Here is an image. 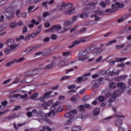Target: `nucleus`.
Masks as SVG:
<instances>
[{
    "label": "nucleus",
    "instance_id": "1",
    "mask_svg": "<svg viewBox=\"0 0 131 131\" xmlns=\"http://www.w3.org/2000/svg\"><path fill=\"white\" fill-rule=\"evenodd\" d=\"M117 86L119 89L118 90L114 91L113 93H111V92H108L105 95V99L111 98L108 101V103H110V104H108V107H110L111 106V103L115 102L116 98H117V97H118V96L120 95V94H121V92H122V91L126 89V85L123 82L118 83L117 84Z\"/></svg>",
    "mask_w": 131,
    "mask_h": 131
},
{
    "label": "nucleus",
    "instance_id": "2",
    "mask_svg": "<svg viewBox=\"0 0 131 131\" xmlns=\"http://www.w3.org/2000/svg\"><path fill=\"white\" fill-rule=\"evenodd\" d=\"M73 4L71 3L66 4L64 2L62 3L61 5L58 6V8L62 11H63L64 14L65 15H70L71 14H74L76 13V9L75 8H72Z\"/></svg>",
    "mask_w": 131,
    "mask_h": 131
},
{
    "label": "nucleus",
    "instance_id": "3",
    "mask_svg": "<svg viewBox=\"0 0 131 131\" xmlns=\"http://www.w3.org/2000/svg\"><path fill=\"white\" fill-rule=\"evenodd\" d=\"M60 105V102L57 101L51 107L50 112L49 113H47L45 115L46 117H49V116H55V113L56 112H61L63 110L62 106H58Z\"/></svg>",
    "mask_w": 131,
    "mask_h": 131
},
{
    "label": "nucleus",
    "instance_id": "4",
    "mask_svg": "<svg viewBox=\"0 0 131 131\" xmlns=\"http://www.w3.org/2000/svg\"><path fill=\"white\" fill-rule=\"evenodd\" d=\"M77 113V111L76 110H71L70 112L65 114L64 116L67 118H69L68 120L65 123L66 125H70L72 124L73 121L75 120L74 117V114Z\"/></svg>",
    "mask_w": 131,
    "mask_h": 131
},
{
    "label": "nucleus",
    "instance_id": "5",
    "mask_svg": "<svg viewBox=\"0 0 131 131\" xmlns=\"http://www.w3.org/2000/svg\"><path fill=\"white\" fill-rule=\"evenodd\" d=\"M124 5L120 4L118 2H116L115 4L112 5V8L107 9L104 10V13H113V12H116L118 10V8H123Z\"/></svg>",
    "mask_w": 131,
    "mask_h": 131
},
{
    "label": "nucleus",
    "instance_id": "6",
    "mask_svg": "<svg viewBox=\"0 0 131 131\" xmlns=\"http://www.w3.org/2000/svg\"><path fill=\"white\" fill-rule=\"evenodd\" d=\"M73 24V21H71V20H65L64 21V27L62 28V30L61 32H65V31H68L70 29V26Z\"/></svg>",
    "mask_w": 131,
    "mask_h": 131
},
{
    "label": "nucleus",
    "instance_id": "7",
    "mask_svg": "<svg viewBox=\"0 0 131 131\" xmlns=\"http://www.w3.org/2000/svg\"><path fill=\"white\" fill-rule=\"evenodd\" d=\"M5 45L7 46V47H9L10 48H13L14 49H17L18 47H19V45L15 44V41L14 39L12 38L8 39L5 42Z\"/></svg>",
    "mask_w": 131,
    "mask_h": 131
},
{
    "label": "nucleus",
    "instance_id": "8",
    "mask_svg": "<svg viewBox=\"0 0 131 131\" xmlns=\"http://www.w3.org/2000/svg\"><path fill=\"white\" fill-rule=\"evenodd\" d=\"M115 117L116 118V120L115 121L116 125H117V126H118V127H121V125H122V120H121V119L120 118H122L123 119L125 116L116 115Z\"/></svg>",
    "mask_w": 131,
    "mask_h": 131
},
{
    "label": "nucleus",
    "instance_id": "9",
    "mask_svg": "<svg viewBox=\"0 0 131 131\" xmlns=\"http://www.w3.org/2000/svg\"><path fill=\"white\" fill-rule=\"evenodd\" d=\"M41 71V69L39 68V69H35L34 70H33V71H29L27 74L25 75V77H31V76H32L33 74L32 72H34L35 74H36L39 72H40Z\"/></svg>",
    "mask_w": 131,
    "mask_h": 131
},
{
    "label": "nucleus",
    "instance_id": "10",
    "mask_svg": "<svg viewBox=\"0 0 131 131\" xmlns=\"http://www.w3.org/2000/svg\"><path fill=\"white\" fill-rule=\"evenodd\" d=\"M91 18H94L95 20L91 22V25H96L98 23V21H100V17H99L97 14H92L91 15Z\"/></svg>",
    "mask_w": 131,
    "mask_h": 131
},
{
    "label": "nucleus",
    "instance_id": "11",
    "mask_svg": "<svg viewBox=\"0 0 131 131\" xmlns=\"http://www.w3.org/2000/svg\"><path fill=\"white\" fill-rule=\"evenodd\" d=\"M61 29V26L60 25H54L50 29H48L49 31L51 32H54L55 31H59Z\"/></svg>",
    "mask_w": 131,
    "mask_h": 131
},
{
    "label": "nucleus",
    "instance_id": "12",
    "mask_svg": "<svg viewBox=\"0 0 131 131\" xmlns=\"http://www.w3.org/2000/svg\"><path fill=\"white\" fill-rule=\"evenodd\" d=\"M54 3V0H51L50 1H47L45 2H43L41 4L42 8L48 9V5H53Z\"/></svg>",
    "mask_w": 131,
    "mask_h": 131
},
{
    "label": "nucleus",
    "instance_id": "13",
    "mask_svg": "<svg viewBox=\"0 0 131 131\" xmlns=\"http://www.w3.org/2000/svg\"><path fill=\"white\" fill-rule=\"evenodd\" d=\"M52 101L50 100L48 102H43L42 104H39L40 107H41V106H43L44 110H47L48 109V106H51L52 104Z\"/></svg>",
    "mask_w": 131,
    "mask_h": 131
},
{
    "label": "nucleus",
    "instance_id": "14",
    "mask_svg": "<svg viewBox=\"0 0 131 131\" xmlns=\"http://www.w3.org/2000/svg\"><path fill=\"white\" fill-rule=\"evenodd\" d=\"M15 50H16V48L8 47L4 50V53L6 55H9V54H11V53H12L13 51H15Z\"/></svg>",
    "mask_w": 131,
    "mask_h": 131
},
{
    "label": "nucleus",
    "instance_id": "15",
    "mask_svg": "<svg viewBox=\"0 0 131 131\" xmlns=\"http://www.w3.org/2000/svg\"><path fill=\"white\" fill-rule=\"evenodd\" d=\"M117 72L112 71L111 72L110 70H108L105 71V73L107 74H109V75H119V73L121 72V71L120 70H117Z\"/></svg>",
    "mask_w": 131,
    "mask_h": 131
},
{
    "label": "nucleus",
    "instance_id": "16",
    "mask_svg": "<svg viewBox=\"0 0 131 131\" xmlns=\"http://www.w3.org/2000/svg\"><path fill=\"white\" fill-rule=\"evenodd\" d=\"M96 49H97V47L96 46H89L87 47L86 51L88 54H91V53H92L94 50H96Z\"/></svg>",
    "mask_w": 131,
    "mask_h": 131
},
{
    "label": "nucleus",
    "instance_id": "17",
    "mask_svg": "<svg viewBox=\"0 0 131 131\" xmlns=\"http://www.w3.org/2000/svg\"><path fill=\"white\" fill-rule=\"evenodd\" d=\"M17 117H19V115H18L17 114H14L8 117H6L5 119L7 120H13V119H15V118H17Z\"/></svg>",
    "mask_w": 131,
    "mask_h": 131
},
{
    "label": "nucleus",
    "instance_id": "18",
    "mask_svg": "<svg viewBox=\"0 0 131 131\" xmlns=\"http://www.w3.org/2000/svg\"><path fill=\"white\" fill-rule=\"evenodd\" d=\"M25 124H26V123L24 122L21 124H18L17 125L16 124V123H13V125L14 129H15V130H18L19 127H21V126H23V125H25Z\"/></svg>",
    "mask_w": 131,
    "mask_h": 131
},
{
    "label": "nucleus",
    "instance_id": "19",
    "mask_svg": "<svg viewBox=\"0 0 131 131\" xmlns=\"http://www.w3.org/2000/svg\"><path fill=\"white\" fill-rule=\"evenodd\" d=\"M6 18L9 20H11L14 18V12H9L6 14Z\"/></svg>",
    "mask_w": 131,
    "mask_h": 131
},
{
    "label": "nucleus",
    "instance_id": "20",
    "mask_svg": "<svg viewBox=\"0 0 131 131\" xmlns=\"http://www.w3.org/2000/svg\"><path fill=\"white\" fill-rule=\"evenodd\" d=\"M81 127L80 126H73L71 127V131H80Z\"/></svg>",
    "mask_w": 131,
    "mask_h": 131
},
{
    "label": "nucleus",
    "instance_id": "21",
    "mask_svg": "<svg viewBox=\"0 0 131 131\" xmlns=\"http://www.w3.org/2000/svg\"><path fill=\"white\" fill-rule=\"evenodd\" d=\"M78 17L80 18H86V17H89V13L88 12H82V14H78Z\"/></svg>",
    "mask_w": 131,
    "mask_h": 131
},
{
    "label": "nucleus",
    "instance_id": "22",
    "mask_svg": "<svg viewBox=\"0 0 131 131\" xmlns=\"http://www.w3.org/2000/svg\"><path fill=\"white\" fill-rule=\"evenodd\" d=\"M87 54H89V53L86 51V49H85L82 51H80L78 54V56L79 57H82L83 56H85Z\"/></svg>",
    "mask_w": 131,
    "mask_h": 131
},
{
    "label": "nucleus",
    "instance_id": "23",
    "mask_svg": "<svg viewBox=\"0 0 131 131\" xmlns=\"http://www.w3.org/2000/svg\"><path fill=\"white\" fill-rule=\"evenodd\" d=\"M56 65V62L55 61H52L51 64L48 65L46 68L45 69H51V68H53Z\"/></svg>",
    "mask_w": 131,
    "mask_h": 131
},
{
    "label": "nucleus",
    "instance_id": "24",
    "mask_svg": "<svg viewBox=\"0 0 131 131\" xmlns=\"http://www.w3.org/2000/svg\"><path fill=\"white\" fill-rule=\"evenodd\" d=\"M43 55L44 57H48L49 56V54H48V52H38L35 53L36 56H39V55Z\"/></svg>",
    "mask_w": 131,
    "mask_h": 131
},
{
    "label": "nucleus",
    "instance_id": "25",
    "mask_svg": "<svg viewBox=\"0 0 131 131\" xmlns=\"http://www.w3.org/2000/svg\"><path fill=\"white\" fill-rule=\"evenodd\" d=\"M40 47H41V45L40 44H37V45H34L32 46V50L33 51H36V50L39 49Z\"/></svg>",
    "mask_w": 131,
    "mask_h": 131
},
{
    "label": "nucleus",
    "instance_id": "26",
    "mask_svg": "<svg viewBox=\"0 0 131 131\" xmlns=\"http://www.w3.org/2000/svg\"><path fill=\"white\" fill-rule=\"evenodd\" d=\"M93 13H97L98 15H103L104 14V12L102 10L100 9H98L97 10H93Z\"/></svg>",
    "mask_w": 131,
    "mask_h": 131
},
{
    "label": "nucleus",
    "instance_id": "27",
    "mask_svg": "<svg viewBox=\"0 0 131 131\" xmlns=\"http://www.w3.org/2000/svg\"><path fill=\"white\" fill-rule=\"evenodd\" d=\"M103 51L101 50V49L98 48L96 49L94 52V55H100Z\"/></svg>",
    "mask_w": 131,
    "mask_h": 131
},
{
    "label": "nucleus",
    "instance_id": "28",
    "mask_svg": "<svg viewBox=\"0 0 131 131\" xmlns=\"http://www.w3.org/2000/svg\"><path fill=\"white\" fill-rule=\"evenodd\" d=\"M16 62V59H13V60L10 61L9 62L6 63V67H10L14 63Z\"/></svg>",
    "mask_w": 131,
    "mask_h": 131
},
{
    "label": "nucleus",
    "instance_id": "29",
    "mask_svg": "<svg viewBox=\"0 0 131 131\" xmlns=\"http://www.w3.org/2000/svg\"><path fill=\"white\" fill-rule=\"evenodd\" d=\"M17 26V24L15 22L12 23L10 25V28H11V29H14V28H16Z\"/></svg>",
    "mask_w": 131,
    "mask_h": 131
},
{
    "label": "nucleus",
    "instance_id": "30",
    "mask_svg": "<svg viewBox=\"0 0 131 131\" xmlns=\"http://www.w3.org/2000/svg\"><path fill=\"white\" fill-rule=\"evenodd\" d=\"M97 2H91L89 4H88V6L90 8H95V7H96V6L97 5Z\"/></svg>",
    "mask_w": 131,
    "mask_h": 131
},
{
    "label": "nucleus",
    "instance_id": "31",
    "mask_svg": "<svg viewBox=\"0 0 131 131\" xmlns=\"http://www.w3.org/2000/svg\"><path fill=\"white\" fill-rule=\"evenodd\" d=\"M18 98H20V99H27L28 98V95L27 94L24 95L18 94Z\"/></svg>",
    "mask_w": 131,
    "mask_h": 131
},
{
    "label": "nucleus",
    "instance_id": "32",
    "mask_svg": "<svg viewBox=\"0 0 131 131\" xmlns=\"http://www.w3.org/2000/svg\"><path fill=\"white\" fill-rule=\"evenodd\" d=\"M53 93V91H49L47 93H46L43 94L44 97L46 98H49L50 97V95H52Z\"/></svg>",
    "mask_w": 131,
    "mask_h": 131
},
{
    "label": "nucleus",
    "instance_id": "33",
    "mask_svg": "<svg viewBox=\"0 0 131 131\" xmlns=\"http://www.w3.org/2000/svg\"><path fill=\"white\" fill-rule=\"evenodd\" d=\"M113 117H114L113 116H111L108 118L104 119L103 120V122H108V121H109L110 120H111V119H112V118H113Z\"/></svg>",
    "mask_w": 131,
    "mask_h": 131
},
{
    "label": "nucleus",
    "instance_id": "34",
    "mask_svg": "<svg viewBox=\"0 0 131 131\" xmlns=\"http://www.w3.org/2000/svg\"><path fill=\"white\" fill-rule=\"evenodd\" d=\"M116 42H117V40H113L110 41L108 42H107L106 44V46H111V45H112L113 43H115Z\"/></svg>",
    "mask_w": 131,
    "mask_h": 131
},
{
    "label": "nucleus",
    "instance_id": "35",
    "mask_svg": "<svg viewBox=\"0 0 131 131\" xmlns=\"http://www.w3.org/2000/svg\"><path fill=\"white\" fill-rule=\"evenodd\" d=\"M116 84L113 82L110 83V86L111 89H115L116 88Z\"/></svg>",
    "mask_w": 131,
    "mask_h": 131
},
{
    "label": "nucleus",
    "instance_id": "36",
    "mask_svg": "<svg viewBox=\"0 0 131 131\" xmlns=\"http://www.w3.org/2000/svg\"><path fill=\"white\" fill-rule=\"evenodd\" d=\"M100 113V110L98 108H96L94 110V115H98Z\"/></svg>",
    "mask_w": 131,
    "mask_h": 131
},
{
    "label": "nucleus",
    "instance_id": "37",
    "mask_svg": "<svg viewBox=\"0 0 131 131\" xmlns=\"http://www.w3.org/2000/svg\"><path fill=\"white\" fill-rule=\"evenodd\" d=\"M77 98H78L77 95H74L71 98L70 100L72 102H73L74 101H76L77 100Z\"/></svg>",
    "mask_w": 131,
    "mask_h": 131
},
{
    "label": "nucleus",
    "instance_id": "38",
    "mask_svg": "<svg viewBox=\"0 0 131 131\" xmlns=\"http://www.w3.org/2000/svg\"><path fill=\"white\" fill-rule=\"evenodd\" d=\"M89 59V56H85V57H80L78 59V61H84V60H86Z\"/></svg>",
    "mask_w": 131,
    "mask_h": 131
},
{
    "label": "nucleus",
    "instance_id": "39",
    "mask_svg": "<svg viewBox=\"0 0 131 131\" xmlns=\"http://www.w3.org/2000/svg\"><path fill=\"white\" fill-rule=\"evenodd\" d=\"M38 96V93H35L31 96V99H32V100H35V99L37 98Z\"/></svg>",
    "mask_w": 131,
    "mask_h": 131
},
{
    "label": "nucleus",
    "instance_id": "40",
    "mask_svg": "<svg viewBox=\"0 0 131 131\" xmlns=\"http://www.w3.org/2000/svg\"><path fill=\"white\" fill-rule=\"evenodd\" d=\"M86 38H88V36H85L84 37L80 38L79 40L80 42H84L86 40Z\"/></svg>",
    "mask_w": 131,
    "mask_h": 131
},
{
    "label": "nucleus",
    "instance_id": "41",
    "mask_svg": "<svg viewBox=\"0 0 131 131\" xmlns=\"http://www.w3.org/2000/svg\"><path fill=\"white\" fill-rule=\"evenodd\" d=\"M125 47V45L124 44L118 45L116 46V48L118 49V50H120V49H123Z\"/></svg>",
    "mask_w": 131,
    "mask_h": 131
},
{
    "label": "nucleus",
    "instance_id": "42",
    "mask_svg": "<svg viewBox=\"0 0 131 131\" xmlns=\"http://www.w3.org/2000/svg\"><path fill=\"white\" fill-rule=\"evenodd\" d=\"M99 5L102 8H106V6H107V4L103 2H100Z\"/></svg>",
    "mask_w": 131,
    "mask_h": 131
},
{
    "label": "nucleus",
    "instance_id": "43",
    "mask_svg": "<svg viewBox=\"0 0 131 131\" xmlns=\"http://www.w3.org/2000/svg\"><path fill=\"white\" fill-rule=\"evenodd\" d=\"M24 60H25V58L24 57H21L18 60L16 59L15 62H16V63H21V62H22V61H24Z\"/></svg>",
    "mask_w": 131,
    "mask_h": 131
},
{
    "label": "nucleus",
    "instance_id": "44",
    "mask_svg": "<svg viewBox=\"0 0 131 131\" xmlns=\"http://www.w3.org/2000/svg\"><path fill=\"white\" fill-rule=\"evenodd\" d=\"M31 23L33 24H35V25H39V21H36V20L34 19L31 20Z\"/></svg>",
    "mask_w": 131,
    "mask_h": 131
},
{
    "label": "nucleus",
    "instance_id": "45",
    "mask_svg": "<svg viewBox=\"0 0 131 131\" xmlns=\"http://www.w3.org/2000/svg\"><path fill=\"white\" fill-rule=\"evenodd\" d=\"M85 31H86V28H83L82 29H80L78 33L80 34H81V33H83L85 32Z\"/></svg>",
    "mask_w": 131,
    "mask_h": 131
},
{
    "label": "nucleus",
    "instance_id": "46",
    "mask_svg": "<svg viewBox=\"0 0 131 131\" xmlns=\"http://www.w3.org/2000/svg\"><path fill=\"white\" fill-rule=\"evenodd\" d=\"M102 59H103V56H100L95 60L96 63H99V62H101V61H102Z\"/></svg>",
    "mask_w": 131,
    "mask_h": 131
},
{
    "label": "nucleus",
    "instance_id": "47",
    "mask_svg": "<svg viewBox=\"0 0 131 131\" xmlns=\"http://www.w3.org/2000/svg\"><path fill=\"white\" fill-rule=\"evenodd\" d=\"M82 80H83V78L81 77H78L76 79V82H81V81H82Z\"/></svg>",
    "mask_w": 131,
    "mask_h": 131
},
{
    "label": "nucleus",
    "instance_id": "48",
    "mask_svg": "<svg viewBox=\"0 0 131 131\" xmlns=\"http://www.w3.org/2000/svg\"><path fill=\"white\" fill-rule=\"evenodd\" d=\"M78 109L80 111H84V106L83 105H80L78 107Z\"/></svg>",
    "mask_w": 131,
    "mask_h": 131
},
{
    "label": "nucleus",
    "instance_id": "49",
    "mask_svg": "<svg viewBox=\"0 0 131 131\" xmlns=\"http://www.w3.org/2000/svg\"><path fill=\"white\" fill-rule=\"evenodd\" d=\"M98 100L99 101V102H104V100H105V97H104V96H99L98 97Z\"/></svg>",
    "mask_w": 131,
    "mask_h": 131
},
{
    "label": "nucleus",
    "instance_id": "50",
    "mask_svg": "<svg viewBox=\"0 0 131 131\" xmlns=\"http://www.w3.org/2000/svg\"><path fill=\"white\" fill-rule=\"evenodd\" d=\"M73 43H74V46H77V45H79L80 43V41H79V39L76 40L74 41Z\"/></svg>",
    "mask_w": 131,
    "mask_h": 131
},
{
    "label": "nucleus",
    "instance_id": "51",
    "mask_svg": "<svg viewBox=\"0 0 131 131\" xmlns=\"http://www.w3.org/2000/svg\"><path fill=\"white\" fill-rule=\"evenodd\" d=\"M77 18H78V16H74L73 18L71 20V21H73V23H74V22H75V21H76V20H77Z\"/></svg>",
    "mask_w": 131,
    "mask_h": 131
},
{
    "label": "nucleus",
    "instance_id": "52",
    "mask_svg": "<svg viewBox=\"0 0 131 131\" xmlns=\"http://www.w3.org/2000/svg\"><path fill=\"white\" fill-rule=\"evenodd\" d=\"M50 37H47L43 39V42H49L50 41Z\"/></svg>",
    "mask_w": 131,
    "mask_h": 131
},
{
    "label": "nucleus",
    "instance_id": "53",
    "mask_svg": "<svg viewBox=\"0 0 131 131\" xmlns=\"http://www.w3.org/2000/svg\"><path fill=\"white\" fill-rule=\"evenodd\" d=\"M9 99H12V98H18V94H13L9 97Z\"/></svg>",
    "mask_w": 131,
    "mask_h": 131
},
{
    "label": "nucleus",
    "instance_id": "54",
    "mask_svg": "<svg viewBox=\"0 0 131 131\" xmlns=\"http://www.w3.org/2000/svg\"><path fill=\"white\" fill-rule=\"evenodd\" d=\"M83 101H88V100H90V96H84L82 98Z\"/></svg>",
    "mask_w": 131,
    "mask_h": 131
},
{
    "label": "nucleus",
    "instance_id": "55",
    "mask_svg": "<svg viewBox=\"0 0 131 131\" xmlns=\"http://www.w3.org/2000/svg\"><path fill=\"white\" fill-rule=\"evenodd\" d=\"M57 36L56 34H52L51 36V39L52 40H55L57 38Z\"/></svg>",
    "mask_w": 131,
    "mask_h": 131
},
{
    "label": "nucleus",
    "instance_id": "56",
    "mask_svg": "<svg viewBox=\"0 0 131 131\" xmlns=\"http://www.w3.org/2000/svg\"><path fill=\"white\" fill-rule=\"evenodd\" d=\"M71 52H63L62 55L64 57H67V56L70 55V54H71Z\"/></svg>",
    "mask_w": 131,
    "mask_h": 131
},
{
    "label": "nucleus",
    "instance_id": "57",
    "mask_svg": "<svg viewBox=\"0 0 131 131\" xmlns=\"http://www.w3.org/2000/svg\"><path fill=\"white\" fill-rule=\"evenodd\" d=\"M70 78H71V76H64L61 78V80H64V79H69Z\"/></svg>",
    "mask_w": 131,
    "mask_h": 131
},
{
    "label": "nucleus",
    "instance_id": "58",
    "mask_svg": "<svg viewBox=\"0 0 131 131\" xmlns=\"http://www.w3.org/2000/svg\"><path fill=\"white\" fill-rule=\"evenodd\" d=\"M5 21V16L3 15H0V22H4Z\"/></svg>",
    "mask_w": 131,
    "mask_h": 131
},
{
    "label": "nucleus",
    "instance_id": "59",
    "mask_svg": "<svg viewBox=\"0 0 131 131\" xmlns=\"http://www.w3.org/2000/svg\"><path fill=\"white\" fill-rule=\"evenodd\" d=\"M126 60V57H125V58H119L118 59H117V62H122V61H124Z\"/></svg>",
    "mask_w": 131,
    "mask_h": 131
},
{
    "label": "nucleus",
    "instance_id": "60",
    "mask_svg": "<svg viewBox=\"0 0 131 131\" xmlns=\"http://www.w3.org/2000/svg\"><path fill=\"white\" fill-rule=\"evenodd\" d=\"M27 31H28V30H27V26H25L23 28V33H25L26 32H27Z\"/></svg>",
    "mask_w": 131,
    "mask_h": 131
},
{
    "label": "nucleus",
    "instance_id": "61",
    "mask_svg": "<svg viewBox=\"0 0 131 131\" xmlns=\"http://www.w3.org/2000/svg\"><path fill=\"white\" fill-rule=\"evenodd\" d=\"M68 89L69 90H71V89H75V85L73 84L71 85H69V86H68Z\"/></svg>",
    "mask_w": 131,
    "mask_h": 131
},
{
    "label": "nucleus",
    "instance_id": "62",
    "mask_svg": "<svg viewBox=\"0 0 131 131\" xmlns=\"http://www.w3.org/2000/svg\"><path fill=\"white\" fill-rule=\"evenodd\" d=\"M50 15V12H43V17H48Z\"/></svg>",
    "mask_w": 131,
    "mask_h": 131
},
{
    "label": "nucleus",
    "instance_id": "63",
    "mask_svg": "<svg viewBox=\"0 0 131 131\" xmlns=\"http://www.w3.org/2000/svg\"><path fill=\"white\" fill-rule=\"evenodd\" d=\"M19 81H20V79L16 78L15 79V80L13 81L12 83L13 84L15 83H18V82H19Z\"/></svg>",
    "mask_w": 131,
    "mask_h": 131
},
{
    "label": "nucleus",
    "instance_id": "64",
    "mask_svg": "<svg viewBox=\"0 0 131 131\" xmlns=\"http://www.w3.org/2000/svg\"><path fill=\"white\" fill-rule=\"evenodd\" d=\"M129 17H131V13L124 15L123 16V18H124L125 19H127V18H129Z\"/></svg>",
    "mask_w": 131,
    "mask_h": 131
}]
</instances>
